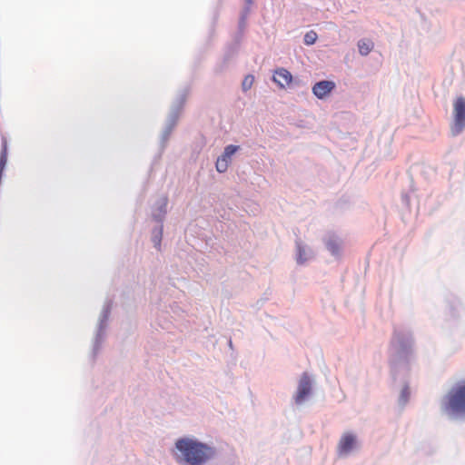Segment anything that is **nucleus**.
I'll return each instance as SVG.
<instances>
[{
	"instance_id": "nucleus-9",
	"label": "nucleus",
	"mask_w": 465,
	"mask_h": 465,
	"mask_svg": "<svg viewBox=\"0 0 465 465\" xmlns=\"http://www.w3.org/2000/svg\"><path fill=\"white\" fill-rule=\"evenodd\" d=\"M238 149H239V146L232 145V144L228 145L225 147L224 152L221 157H223V159L228 160V162H230L232 155H233L237 152Z\"/></svg>"
},
{
	"instance_id": "nucleus-13",
	"label": "nucleus",
	"mask_w": 465,
	"mask_h": 465,
	"mask_svg": "<svg viewBox=\"0 0 465 465\" xmlns=\"http://www.w3.org/2000/svg\"><path fill=\"white\" fill-rule=\"evenodd\" d=\"M297 261L299 263H303L305 261H307V254L305 252V249L301 245H297Z\"/></svg>"
},
{
	"instance_id": "nucleus-6",
	"label": "nucleus",
	"mask_w": 465,
	"mask_h": 465,
	"mask_svg": "<svg viewBox=\"0 0 465 465\" xmlns=\"http://www.w3.org/2000/svg\"><path fill=\"white\" fill-rule=\"evenodd\" d=\"M272 80L281 88H285L292 83V75L288 70L284 68H279L275 70Z\"/></svg>"
},
{
	"instance_id": "nucleus-5",
	"label": "nucleus",
	"mask_w": 465,
	"mask_h": 465,
	"mask_svg": "<svg viewBox=\"0 0 465 465\" xmlns=\"http://www.w3.org/2000/svg\"><path fill=\"white\" fill-rule=\"evenodd\" d=\"M335 84L332 81H320L316 83L312 87L313 94L319 99L326 97L333 89Z\"/></svg>"
},
{
	"instance_id": "nucleus-4",
	"label": "nucleus",
	"mask_w": 465,
	"mask_h": 465,
	"mask_svg": "<svg viewBox=\"0 0 465 465\" xmlns=\"http://www.w3.org/2000/svg\"><path fill=\"white\" fill-rule=\"evenodd\" d=\"M312 391V382L307 373H303L300 379L294 400L296 404H302Z\"/></svg>"
},
{
	"instance_id": "nucleus-12",
	"label": "nucleus",
	"mask_w": 465,
	"mask_h": 465,
	"mask_svg": "<svg viewBox=\"0 0 465 465\" xmlns=\"http://www.w3.org/2000/svg\"><path fill=\"white\" fill-rule=\"evenodd\" d=\"M327 248L334 255L338 254L341 249L339 242L334 240H330L327 242Z\"/></svg>"
},
{
	"instance_id": "nucleus-10",
	"label": "nucleus",
	"mask_w": 465,
	"mask_h": 465,
	"mask_svg": "<svg viewBox=\"0 0 465 465\" xmlns=\"http://www.w3.org/2000/svg\"><path fill=\"white\" fill-rule=\"evenodd\" d=\"M229 166L228 160L223 159V157H219L216 162V170L219 173H224Z\"/></svg>"
},
{
	"instance_id": "nucleus-3",
	"label": "nucleus",
	"mask_w": 465,
	"mask_h": 465,
	"mask_svg": "<svg viewBox=\"0 0 465 465\" xmlns=\"http://www.w3.org/2000/svg\"><path fill=\"white\" fill-rule=\"evenodd\" d=\"M452 116L450 133L453 136H456L465 129V97L458 96L453 101Z\"/></svg>"
},
{
	"instance_id": "nucleus-14",
	"label": "nucleus",
	"mask_w": 465,
	"mask_h": 465,
	"mask_svg": "<svg viewBox=\"0 0 465 465\" xmlns=\"http://www.w3.org/2000/svg\"><path fill=\"white\" fill-rule=\"evenodd\" d=\"M317 40V34L314 31H310L304 35V43L307 45H313Z\"/></svg>"
},
{
	"instance_id": "nucleus-8",
	"label": "nucleus",
	"mask_w": 465,
	"mask_h": 465,
	"mask_svg": "<svg viewBox=\"0 0 465 465\" xmlns=\"http://www.w3.org/2000/svg\"><path fill=\"white\" fill-rule=\"evenodd\" d=\"M374 44L369 39H363L358 42L359 52L361 55H367L373 49Z\"/></svg>"
},
{
	"instance_id": "nucleus-1",
	"label": "nucleus",
	"mask_w": 465,
	"mask_h": 465,
	"mask_svg": "<svg viewBox=\"0 0 465 465\" xmlns=\"http://www.w3.org/2000/svg\"><path fill=\"white\" fill-rule=\"evenodd\" d=\"M173 454L179 464L204 465L215 455V450L197 440L181 438L175 442Z\"/></svg>"
},
{
	"instance_id": "nucleus-11",
	"label": "nucleus",
	"mask_w": 465,
	"mask_h": 465,
	"mask_svg": "<svg viewBox=\"0 0 465 465\" xmlns=\"http://www.w3.org/2000/svg\"><path fill=\"white\" fill-rule=\"evenodd\" d=\"M254 83V76L252 75V74H248L244 77L242 83V90L243 91H248L251 89V87L252 86Z\"/></svg>"
},
{
	"instance_id": "nucleus-2",
	"label": "nucleus",
	"mask_w": 465,
	"mask_h": 465,
	"mask_svg": "<svg viewBox=\"0 0 465 465\" xmlns=\"http://www.w3.org/2000/svg\"><path fill=\"white\" fill-rule=\"evenodd\" d=\"M444 409L452 413H465V380L457 382L445 398Z\"/></svg>"
},
{
	"instance_id": "nucleus-15",
	"label": "nucleus",
	"mask_w": 465,
	"mask_h": 465,
	"mask_svg": "<svg viewBox=\"0 0 465 465\" xmlns=\"http://www.w3.org/2000/svg\"><path fill=\"white\" fill-rule=\"evenodd\" d=\"M160 234V236L162 235V231H159L158 232ZM160 241H161V237L158 239V241L156 242V244H160Z\"/></svg>"
},
{
	"instance_id": "nucleus-7",
	"label": "nucleus",
	"mask_w": 465,
	"mask_h": 465,
	"mask_svg": "<svg viewBox=\"0 0 465 465\" xmlns=\"http://www.w3.org/2000/svg\"><path fill=\"white\" fill-rule=\"evenodd\" d=\"M356 441V438L351 433H345L340 440L338 444V451L340 454L349 453Z\"/></svg>"
}]
</instances>
